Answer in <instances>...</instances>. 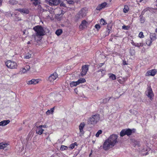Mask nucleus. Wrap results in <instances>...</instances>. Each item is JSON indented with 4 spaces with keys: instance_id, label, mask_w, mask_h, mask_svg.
<instances>
[{
    "instance_id": "obj_26",
    "label": "nucleus",
    "mask_w": 157,
    "mask_h": 157,
    "mask_svg": "<svg viewBox=\"0 0 157 157\" xmlns=\"http://www.w3.org/2000/svg\"><path fill=\"white\" fill-rule=\"evenodd\" d=\"M153 41L150 38L147 39L146 40V44L148 46H150L151 45Z\"/></svg>"
},
{
    "instance_id": "obj_9",
    "label": "nucleus",
    "mask_w": 157,
    "mask_h": 157,
    "mask_svg": "<svg viewBox=\"0 0 157 157\" xmlns=\"http://www.w3.org/2000/svg\"><path fill=\"white\" fill-rule=\"evenodd\" d=\"M86 11L85 10L84 8H82L77 14V17L79 18L83 17L86 15Z\"/></svg>"
},
{
    "instance_id": "obj_61",
    "label": "nucleus",
    "mask_w": 157,
    "mask_h": 157,
    "mask_svg": "<svg viewBox=\"0 0 157 157\" xmlns=\"http://www.w3.org/2000/svg\"><path fill=\"white\" fill-rule=\"evenodd\" d=\"M92 154V153H91L90 155H89V156H90Z\"/></svg>"
},
{
    "instance_id": "obj_50",
    "label": "nucleus",
    "mask_w": 157,
    "mask_h": 157,
    "mask_svg": "<svg viewBox=\"0 0 157 157\" xmlns=\"http://www.w3.org/2000/svg\"><path fill=\"white\" fill-rule=\"evenodd\" d=\"M40 126L41 128H45L46 127V125H40Z\"/></svg>"
},
{
    "instance_id": "obj_28",
    "label": "nucleus",
    "mask_w": 157,
    "mask_h": 157,
    "mask_svg": "<svg viewBox=\"0 0 157 157\" xmlns=\"http://www.w3.org/2000/svg\"><path fill=\"white\" fill-rule=\"evenodd\" d=\"M100 23L101 25H105L107 24V22L104 19L101 18L100 21Z\"/></svg>"
},
{
    "instance_id": "obj_51",
    "label": "nucleus",
    "mask_w": 157,
    "mask_h": 157,
    "mask_svg": "<svg viewBox=\"0 0 157 157\" xmlns=\"http://www.w3.org/2000/svg\"><path fill=\"white\" fill-rule=\"evenodd\" d=\"M31 54H29L28 56H26V58L27 59H29L31 57Z\"/></svg>"
},
{
    "instance_id": "obj_42",
    "label": "nucleus",
    "mask_w": 157,
    "mask_h": 157,
    "mask_svg": "<svg viewBox=\"0 0 157 157\" xmlns=\"http://www.w3.org/2000/svg\"><path fill=\"white\" fill-rule=\"evenodd\" d=\"M21 72L23 73H25V72H26L27 71V70L25 68H22L21 69Z\"/></svg>"
},
{
    "instance_id": "obj_16",
    "label": "nucleus",
    "mask_w": 157,
    "mask_h": 157,
    "mask_svg": "<svg viewBox=\"0 0 157 157\" xmlns=\"http://www.w3.org/2000/svg\"><path fill=\"white\" fill-rule=\"evenodd\" d=\"M127 79V77L122 78V77H120L118 78L117 80L120 83L124 84Z\"/></svg>"
},
{
    "instance_id": "obj_62",
    "label": "nucleus",
    "mask_w": 157,
    "mask_h": 157,
    "mask_svg": "<svg viewBox=\"0 0 157 157\" xmlns=\"http://www.w3.org/2000/svg\"><path fill=\"white\" fill-rule=\"evenodd\" d=\"M142 1L140 0L139 2H141Z\"/></svg>"
},
{
    "instance_id": "obj_55",
    "label": "nucleus",
    "mask_w": 157,
    "mask_h": 157,
    "mask_svg": "<svg viewBox=\"0 0 157 157\" xmlns=\"http://www.w3.org/2000/svg\"><path fill=\"white\" fill-rule=\"evenodd\" d=\"M32 43H31V42L30 41H29L27 43V44H31Z\"/></svg>"
},
{
    "instance_id": "obj_2",
    "label": "nucleus",
    "mask_w": 157,
    "mask_h": 157,
    "mask_svg": "<svg viewBox=\"0 0 157 157\" xmlns=\"http://www.w3.org/2000/svg\"><path fill=\"white\" fill-rule=\"evenodd\" d=\"M36 33V35H34L35 39L36 40V36L39 38L45 35V31L43 28L41 26L37 25L35 26L33 28Z\"/></svg>"
},
{
    "instance_id": "obj_15",
    "label": "nucleus",
    "mask_w": 157,
    "mask_h": 157,
    "mask_svg": "<svg viewBox=\"0 0 157 157\" xmlns=\"http://www.w3.org/2000/svg\"><path fill=\"white\" fill-rule=\"evenodd\" d=\"M36 133L38 135H41L43 133L44 130L41 128L40 126H36Z\"/></svg>"
},
{
    "instance_id": "obj_25",
    "label": "nucleus",
    "mask_w": 157,
    "mask_h": 157,
    "mask_svg": "<svg viewBox=\"0 0 157 157\" xmlns=\"http://www.w3.org/2000/svg\"><path fill=\"white\" fill-rule=\"evenodd\" d=\"M86 81V80L84 78H80L77 81V83L78 84V85L80 83H82L85 82Z\"/></svg>"
},
{
    "instance_id": "obj_8",
    "label": "nucleus",
    "mask_w": 157,
    "mask_h": 157,
    "mask_svg": "<svg viewBox=\"0 0 157 157\" xmlns=\"http://www.w3.org/2000/svg\"><path fill=\"white\" fill-rule=\"evenodd\" d=\"M88 25V22L86 20H82L79 26V29L80 30H83L86 28Z\"/></svg>"
},
{
    "instance_id": "obj_45",
    "label": "nucleus",
    "mask_w": 157,
    "mask_h": 157,
    "mask_svg": "<svg viewBox=\"0 0 157 157\" xmlns=\"http://www.w3.org/2000/svg\"><path fill=\"white\" fill-rule=\"evenodd\" d=\"M104 64H105L104 63H99L98 65V67H101L102 66H103Z\"/></svg>"
},
{
    "instance_id": "obj_57",
    "label": "nucleus",
    "mask_w": 157,
    "mask_h": 157,
    "mask_svg": "<svg viewBox=\"0 0 157 157\" xmlns=\"http://www.w3.org/2000/svg\"><path fill=\"white\" fill-rule=\"evenodd\" d=\"M155 32L157 33V28L155 29Z\"/></svg>"
},
{
    "instance_id": "obj_58",
    "label": "nucleus",
    "mask_w": 157,
    "mask_h": 157,
    "mask_svg": "<svg viewBox=\"0 0 157 157\" xmlns=\"http://www.w3.org/2000/svg\"><path fill=\"white\" fill-rule=\"evenodd\" d=\"M112 39H113V38H110L109 40V41H112Z\"/></svg>"
},
{
    "instance_id": "obj_41",
    "label": "nucleus",
    "mask_w": 157,
    "mask_h": 157,
    "mask_svg": "<svg viewBox=\"0 0 157 157\" xmlns=\"http://www.w3.org/2000/svg\"><path fill=\"white\" fill-rule=\"evenodd\" d=\"M67 4L70 5L73 4H74V1H67Z\"/></svg>"
},
{
    "instance_id": "obj_47",
    "label": "nucleus",
    "mask_w": 157,
    "mask_h": 157,
    "mask_svg": "<svg viewBox=\"0 0 157 157\" xmlns=\"http://www.w3.org/2000/svg\"><path fill=\"white\" fill-rule=\"evenodd\" d=\"M112 29L111 26H110L109 24L107 26V29Z\"/></svg>"
},
{
    "instance_id": "obj_48",
    "label": "nucleus",
    "mask_w": 157,
    "mask_h": 157,
    "mask_svg": "<svg viewBox=\"0 0 157 157\" xmlns=\"http://www.w3.org/2000/svg\"><path fill=\"white\" fill-rule=\"evenodd\" d=\"M75 146L73 144H71L70 145V147L71 148V149H73L75 147Z\"/></svg>"
},
{
    "instance_id": "obj_49",
    "label": "nucleus",
    "mask_w": 157,
    "mask_h": 157,
    "mask_svg": "<svg viewBox=\"0 0 157 157\" xmlns=\"http://www.w3.org/2000/svg\"><path fill=\"white\" fill-rule=\"evenodd\" d=\"M122 28L124 29H128V27L127 26H126L125 25H123L122 26Z\"/></svg>"
},
{
    "instance_id": "obj_18",
    "label": "nucleus",
    "mask_w": 157,
    "mask_h": 157,
    "mask_svg": "<svg viewBox=\"0 0 157 157\" xmlns=\"http://www.w3.org/2000/svg\"><path fill=\"white\" fill-rule=\"evenodd\" d=\"M50 5L52 6H56L60 2V1H48Z\"/></svg>"
},
{
    "instance_id": "obj_23",
    "label": "nucleus",
    "mask_w": 157,
    "mask_h": 157,
    "mask_svg": "<svg viewBox=\"0 0 157 157\" xmlns=\"http://www.w3.org/2000/svg\"><path fill=\"white\" fill-rule=\"evenodd\" d=\"M8 144L3 143H0V149H4L6 147Z\"/></svg>"
},
{
    "instance_id": "obj_29",
    "label": "nucleus",
    "mask_w": 157,
    "mask_h": 157,
    "mask_svg": "<svg viewBox=\"0 0 157 157\" xmlns=\"http://www.w3.org/2000/svg\"><path fill=\"white\" fill-rule=\"evenodd\" d=\"M129 10V9L128 6L126 5H125L123 9V12L125 13H126L128 12Z\"/></svg>"
},
{
    "instance_id": "obj_17",
    "label": "nucleus",
    "mask_w": 157,
    "mask_h": 157,
    "mask_svg": "<svg viewBox=\"0 0 157 157\" xmlns=\"http://www.w3.org/2000/svg\"><path fill=\"white\" fill-rule=\"evenodd\" d=\"M39 81L38 79H33L31 80L28 81L27 82V83L29 85H35L39 83Z\"/></svg>"
},
{
    "instance_id": "obj_60",
    "label": "nucleus",
    "mask_w": 157,
    "mask_h": 157,
    "mask_svg": "<svg viewBox=\"0 0 157 157\" xmlns=\"http://www.w3.org/2000/svg\"><path fill=\"white\" fill-rule=\"evenodd\" d=\"M47 140L49 139V136H48V137L46 138Z\"/></svg>"
},
{
    "instance_id": "obj_35",
    "label": "nucleus",
    "mask_w": 157,
    "mask_h": 157,
    "mask_svg": "<svg viewBox=\"0 0 157 157\" xmlns=\"http://www.w3.org/2000/svg\"><path fill=\"white\" fill-rule=\"evenodd\" d=\"M35 1L33 2V4L35 6H36L37 5L39 6L40 5L39 4L40 3V2H39L40 1Z\"/></svg>"
},
{
    "instance_id": "obj_53",
    "label": "nucleus",
    "mask_w": 157,
    "mask_h": 157,
    "mask_svg": "<svg viewBox=\"0 0 157 157\" xmlns=\"http://www.w3.org/2000/svg\"><path fill=\"white\" fill-rule=\"evenodd\" d=\"M44 134H45V135L46 136H49V133L48 132H46L44 133Z\"/></svg>"
},
{
    "instance_id": "obj_36",
    "label": "nucleus",
    "mask_w": 157,
    "mask_h": 157,
    "mask_svg": "<svg viewBox=\"0 0 157 157\" xmlns=\"http://www.w3.org/2000/svg\"><path fill=\"white\" fill-rule=\"evenodd\" d=\"M17 3V1H9V3L12 5L16 4Z\"/></svg>"
},
{
    "instance_id": "obj_5",
    "label": "nucleus",
    "mask_w": 157,
    "mask_h": 157,
    "mask_svg": "<svg viewBox=\"0 0 157 157\" xmlns=\"http://www.w3.org/2000/svg\"><path fill=\"white\" fill-rule=\"evenodd\" d=\"M6 66L9 68L11 69H14L17 68V65L16 62L8 60L5 63Z\"/></svg>"
},
{
    "instance_id": "obj_12",
    "label": "nucleus",
    "mask_w": 157,
    "mask_h": 157,
    "mask_svg": "<svg viewBox=\"0 0 157 157\" xmlns=\"http://www.w3.org/2000/svg\"><path fill=\"white\" fill-rule=\"evenodd\" d=\"M156 72L157 70L156 69L149 70L146 72L145 75L146 76H154L156 74Z\"/></svg>"
},
{
    "instance_id": "obj_6",
    "label": "nucleus",
    "mask_w": 157,
    "mask_h": 157,
    "mask_svg": "<svg viewBox=\"0 0 157 157\" xmlns=\"http://www.w3.org/2000/svg\"><path fill=\"white\" fill-rule=\"evenodd\" d=\"M89 65H85L82 66V71L80 73L81 76H84L86 75L89 70Z\"/></svg>"
},
{
    "instance_id": "obj_30",
    "label": "nucleus",
    "mask_w": 157,
    "mask_h": 157,
    "mask_svg": "<svg viewBox=\"0 0 157 157\" xmlns=\"http://www.w3.org/2000/svg\"><path fill=\"white\" fill-rule=\"evenodd\" d=\"M150 39L152 41L155 40L156 39V35L155 34H152L150 36Z\"/></svg>"
},
{
    "instance_id": "obj_31",
    "label": "nucleus",
    "mask_w": 157,
    "mask_h": 157,
    "mask_svg": "<svg viewBox=\"0 0 157 157\" xmlns=\"http://www.w3.org/2000/svg\"><path fill=\"white\" fill-rule=\"evenodd\" d=\"M111 29H107V31L105 34V35L103 36V38H105L106 36H108L109 35V33H110V32H111Z\"/></svg>"
},
{
    "instance_id": "obj_20",
    "label": "nucleus",
    "mask_w": 157,
    "mask_h": 157,
    "mask_svg": "<svg viewBox=\"0 0 157 157\" xmlns=\"http://www.w3.org/2000/svg\"><path fill=\"white\" fill-rule=\"evenodd\" d=\"M55 106L53 107L50 109H48L46 112V114L47 115H49L50 114H52L53 113L55 109Z\"/></svg>"
},
{
    "instance_id": "obj_33",
    "label": "nucleus",
    "mask_w": 157,
    "mask_h": 157,
    "mask_svg": "<svg viewBox=\"0 0 157 157\" xmlns=\"http://www.w3.org/2000/svg\"><path fill=\"white\" fill-rule=\"evenodd\" d=\"M140 21L141 23H144L145 21V18L144 17L141 15L140 16Z\"/></svg>"
},
{
    "instance_id": "obj_40",
    "label": "nucleus",
    "mask_w": 157,
    "mask_h": 157,
    "mask_svg": "<svg viewBox=\"0 0 157 157\" xmlns=\"http://www.w3.org/2000/svg\"><path fill=\"white\" fill-rule=\"evenodd\" d=\"M95 28L97 29V30L98 31L99 30V29L101 28L100 25L98 24H96L95 26Z\"/></svg>"
},
{
    "instance_id": "obj_32",
    "label": "nucleus",
    "mask_w": 157,
    "mask_h": 157,
    "mask_svg": "<svg viewBox=\"0 0 157 157\" xmlns=\"http://www.w3.org/2000/svg\"><path fill=\"white\" fill-rule=\"evenodd\" d=\"M109 78L113 80H114L116 79L115 75L113 74H109Z\"/></svg>"
},
{
    "instance_id": "obj_56",
    "label": "nucleus",
    "mask_w": 157,
    "mask_h": 157,
    "mask_svg": "<svg viewBox=\"0 0 157 157\" xmlns=\"http://www.w3.org/2000/svg\"><path fill=\"white\" fill-rule=\"evenodd\" d=\"M2 1H0V6L2 5Z\"/></svg>"
},
{
    "instance_id": "obj_39",
    "label": "nucleus",
    "mask_w": 157,
    "mask_h": 157,
    "mask_svg": "<svg viewBox=\"0 0 157 157\" xmlns=\"http://www.w3.org/2000/svg\"><path fill=\"white\" fill-rule=\"evenodd\" d=\"M67 147L64 145H62L60 147V150L62 151H63L67 149Z\"/></svg>"
},
{
    "instance_id": "obj_19",
    "label": "nucleus",
    "mask_w": 157,
    "mask_h": 157,
    "mask_svg": "<svg viewBox=\"0 0 157 157\" xmlns=\"http://www.w3.org/2000/svg\"><path fill=\"white\" fill-rule=\"evenodd\" d=\"M131 44L133 46L135 47H143L144 46V44L143 42L138 43H135L133 40L131 43Z\"/></svg>"
},
{
    "instance_id": "obj_46",
    "label": "nucleus",
    "mask_w": 157,
    "mask_h": 157,
    "mask_svg": "<svg viewBox=\"0 0 157 157\" xmlns=\"http://www.w3.org/2000/svg\"><path fill=\"white\" fill-rule=\"evenodd\" d=\"M123 64L125 65H127L128 64V63L126 62V61L125 60H123L122 61Z\"/></svg>"
},
{
    "instance_id": "obj_21",
    "label": "nucleus",
    "mask_w": 157,
    "mask_h": 157,
    "mask_svg": "<svg viewBox=\"0 0 157 157\" xmlns=\"http://www.w3.org/2000/svg\"><path fill=\"white\" fill-rule=\"evenodd\" d=\"M10 122L9 120L3 121L0 122V126H5L9 124Z\"/></svg>"
},
{
    "instance_id": "obj_34",
    "label": "nucleus",
    "mask_w": 157,
    "mask_h": 157,
    "mask_svg": "<svg viewBox=\"0 0 157 157\" xmlns=\"http://www.w3.org/2000/svg\"><path fill=\"white\" fill-rule=\"evenodd\" d=\"M111 98V97H109V99L108 98H105L103 100L102 103L104 104H105L107 103L109 100Z\"/></svg>"
},
{
    "instance_id": "obj_22",
    "label": "nucleus",
    "mask_w": 157,
    "mask_h": 157,
    "mask_svg": "<svg viewBox=\"0 0 157 157\" xmlns=\"http://www.w3.org/2000/svg\"><path fill=\"white\" fill-rule=\"evenodd\" d=\"M100 72H101V73L100 77H102L106 73V71L105 69H101L97 71V73H99Z\"/></svg>"
},
{
    "instance_id": "obj_54",
    "label": "nucleus",
    "mask_w": 157,
    "mask_h": 157,
    "mask_svg": "<svg viewBox=\"0 0 157 157\" xmlns=\"http://www.w3.org/2000/svg\"><path fill=\"white\" fill-rule=\"evenodd\" d=\"M73 144L74 145V146H77V143L76 142H75L74 143H73Z\"/></svg>"
},
{
    "instance_id": "obj_38",
    "label": "nucleus",
    "mask_w": 157,
    "mask_h": 157,
    "mask_svg": "<svg viewBox=\"0 0 157 157\" xmlns=\"http://www.w3.org/2000/svg\"><path fill=\"white\" fill-rule=\"evenodd\" d=\"M139 37L140 38H143L144 37V35L143 32H140L139 34Z\"/></svg>"
},
{
    "instance_id": "obj_43",
    "label": "nucleus",
    "mask_w": 157,
    "mask_h": 157,
    "mask_svg": "<svg viewBox=\"0 0 157 157\" xmlns=\"http://www.w3.org/2000/svg\"><path fill=\"white\" fill-rule=\"evenodd\" d=\"M21 18L18 17H16L15 19V20L16 21H21Z\"/></svg>"
},
{
    "instance_id": "obj_63",
    "label": "nucleus",
    "mask_w": 157,
    "mask_h": 157,
    "mask_svg": "<svg viewBox=\"0 0 157 157\" xmlns=\"http://www.w3.org/2000/svg\"><path fill=\"white\" fill-rule=\"evenodd\" d=\"M76 90V89H75V90Z\"/></svg>"
},
{
    "instance_id": "obj_59",
    "label": "nucleus",
    "mask_w": 157,
    "mask_h": 157,
    "mask_svg": "<svg viewBox=\"0 0 157 157\" xmlns=\"http://www.w3.org/2000/svg\"><path fill=\"white\" fill-rule=\"evenodd\" d=\"M111 37H112V36L115 37V36H116V35H114L113 36V35H111Z\"/></svg>"
},
{
    "instance_id": "obj_37",
    "label": "nucleus",
    "mask_w": 157,
    "mask_h": 157,
    "mask_svg": "<svg viewBox=\"0 0 157 157\" xmlns=\"http://www.w3.org/2000/svg\"><path fill=\"white\" fill-rule=\"evenodd\" d=\"M102 133V131L101 130H99L96 134L95 136L96 137H98L99 136L100 134Z\"/></svg>"
},
{
    "instance_id": "obj_10",
    "label": "nucleus",
    "mask_w": 157,
    "mask_h": 157,
    "mask_svg": "<svg viewBox=\"0 0 157 157\" xmlns=\"http://www.w3.org/2000/svg\"><path fill=\"white\" fill-rule=\"evenodd\" d=\"M146 92L147 93V95L148 97L151 100L152 97L154 96V94L151 87L147 88Z\"/></svg>"
},
{
    "instance_id": "obj_3",
    "label": "nucleus",
    "mask_w": 157,
    "mask_h": 157,
    "mask_svg": "<svg viewBox=\"0 0 157 157\" xmlns=\"http://www.w3.org/2000/svg\"><path fill=\"white\" fill-rule=\"evenodd\" d=\"M136 132V129H132L130 128H126L122 129L120 132V136L121 137H123L125 135L128 136H129L132 135L133 133H135Z\"/></svg>"
},
{
    "instance_id": "obj_44",
    "label": "nucleus",
    "mask_w": 157,
    "mask_h": 157,
    "mask_svg": "<svg viewBox=\"0 0 157 157\" xmlns=\"http://www.w3.org/2000/svg\"><path fill=\"white\" fill-rule=\"evenodd\" d=\"M25 68L27 71H29L30 68V66L29 65H26Z\"/></svg>"
},
{
    "instance_id": "obj_7",
    "label": "nucleus",
    "mask_w": 157,
    "mask_h": 157,
    "mask_svg": "<svg viewBox=\"0 0 157 157\" xmlns=\"http://www.w3.org/2000/svg\"><path fill=\"white\" fill-rule=\"evenodd\" d=\"M109 4H108L106 2H103L99 4L97 7L96 10H100L102 9L105 7H107L110 6Z\"/></svg>"
},
{
    "instance_id": "obj_24",
    "label": "nucleus",
    "mask_w": 157,
    "mask_h": 157,
    "mask_svg": "<svg viewBox=\"0 0 157 157\" xmlns=\"http://www.w3.org/2000/svg\"><path fill=\"white\" fill-rule=\"evenodd\" d=\"M77 82H72L70 83V86L71 87H73L75 86H76L78 85Z\"/></svg>"
},
{
    "instance_id": "obj_14",
    "label": "nucleus",
    "mask_w": 157,
    "mask_h": 157,
    "mask_svg": "<svg viewBox=\"0 0 157 157\" xmlns=\"http://www.w3.org/2000/svg\"><path fill=\"white\" fill-rule=\"evenodd\" d=\"M85 125V124L84 122H82L80 124L79 126V129L80 132L82 135H83L84 133V131L83 129Z\"/></svg>"
},
{
    "instance_id": "obj_1",
    "label": "nucleus",
    "mask_w": 157,
    "mask_h": 157,
    "mask_svg": "<svg viewBox=\"0 0 157 157\" xmlns=\"http://www.w3.org/2000/svg\"><path fill=\"white\" fill-rule=\"evenodd\" d=\"M118 136L115 134L111 135L106 139L103 144V148L105 150H107L112 148L117 142Z\"/></svg>"
},
{
    "instance_id": "obj_13",
    "label": "nucleus",
    "mask_w": 157,
    "mask_h": 157,
    "mask_svg": "<svg viewBox=\"0 0 157 157\" xmlns=\"http://www.w3.org/2000/svg\"><path fill=\"white\" fill-rule=\"evenodd\" d=\"M15 11H19L21 13L26 14H29V9L27 8L17 9L15 10Z\"/></svg>"
},
{
    "instance_id": "obj_52",
    "label": "nucleus",
    "mask_w": 157,
    "mask_h": 157,
    "mask_svg": "<svg viewBox=\"0 0 157 157\" xmlns=\"http://www.w3.org/2000/svg\"><path fill=\"white\" fill-rule=\"evenodd\" d=\"M60 6H63V7H66L65 4L64 3H60Z\"/></svg>"
},
{
    "instance_id": "obj_11",
    "label": "nucleus",
    "mask_w": 157,
    "mask_h": 157,
    "mask_svg": "<svg viewBox=\"0 0 157 157\" xmlns=\"http://www.w3.org/2000/svg\"><path fill=\"white\" fill-rule=\"evenodd\" d=\"M58 75L56 72H54L50 75L48 80L50 82H53L58 77Z\"/></svg>"
},
{
    "instance_id": "obj_4",
    "label": "nucleus",
    "mask_w": 157,
    "mask_h": 157,
    "mask_svg": "<svg viewBox=\"0 0 157 157\" xmlns=\"http://www.w3.org/2000/svg\"><path fill=\"white\" fill-rule=\"evenodd\" d=\"M100 117L99 114H97L93 115L90 117L88 122L91 124H96L99 120Z\"/></svg>"
},
{
    "instance_id": "obj_27",
    "label": "nucleus",
    "mask_w": 157,
    "mask_h": 157,
    "mask_svg": "<svg viewBox=\"0 0 157 157\" xmlns=\"http://www.w3.org/2000/svg\"><path fill=\"white\" fill-rule=\"evenodd\" d=\"M63 32L62 30L61 29H57L56 32V34L59 36Z\"/></svg>"
}]
</instances>
